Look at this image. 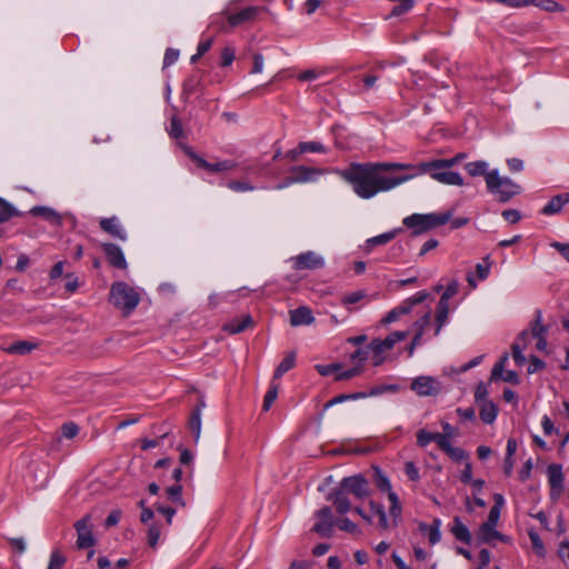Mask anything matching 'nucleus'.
<instances>
[{"instance_id":"obj_27","label":"nucleus","mask_w":569,"mask_h":569,"mask_svg":"<svg viewBox=\"0 0 569 569\" xmlns=\"http://www.w3.org/2000/svg\"><path fill=\"white\" fill-rule=\"evenodd\" d=\"M38 346V342L34 341L20 340L3 348V351L10 355H28L31 351L36 350Z\"/></svg>"},{"instance_id":"obj_9","label":"nucleus","mask_w":569,"mask_h":569,"mask_svg":"<svg viewBox=\"0 0 569 569\" xmlns=\"http://www.w3.org/2000/svg\"><path fill=\"white\" fill-rule=\"evenodd\" d=\"M339 488L348 495H353L357 499H365L370 495L369 482L362 475L345 477L340 481Z\"/></svg>"},{"instance_id":"obj_11","label":"nucleus","mask_w":569,"mask_h":569,"mask_svg":"<svg viewBox=\"0 0 569 569\" xmlns=\"http://www.w3.org/2000/svg\"><path fill=\"white\" fill-rule=\"evenodd\" d=\"M411 390L420 397L436 396L440 391V383L433 377L420 376L412 380Z\"/></svg>"},{"instance_id":"obj_3","label":"nucleus","mask_w":569,"mask_h":569,"mask_svg":"<svg viewBox=\"0 0 569 569\" xmlns=\"http://www.w3.org/2000/svg\"><path fill=\"white\" fill-rule=\"evenodd\" d=\"M487 190L496 196L499 202L507 203L521 192V187L508 177H500L499 171L492 169L487 174Z\"/></svg>"},{"instance_id":"obj_53","label":"nucleus","mask_w":569,"mask_h":569,"mask_svg":"<svg viewBox=\"0 0 569 569\" xmlns=\"http://www.w3.org/2000/svg\"><path fill=\"white\" fill-rule=\"evenodd\" d=\"M227 187L234 192H246L254 190V186L247 181L230 180Z\"/></svg>"},{"instance_id":"obj_24","label":"nucleus","mask_w":569,"mask_h":569,"mask_svg":"<svg viewBox=\"0 0 569 569\" xmlns=\"http://www.w3.org/2000/svg\"><path fill=\"white\" fill-rule=\"evenodd\" d=\"M456 160L455 158L450 159H436L431 161H425L420 162L418 164H415V168L412 170H419V171H430L435 169H446L449 170L450 168L455 167Z\"/></svg>"},{"instance_id":"obj_50","label":"nucleus","mask_w":569,"mask_h":569,"mask_svg":"<svg viewBox=\"0 0 569 569\" xmlns=\"http://www.w3.org/2000/svg\"><path fill=\"white\" fill-rule=\"evenodd\" d=\"M392 2H396L397 4L391 10L392 16H401L406 12H408L412 7L415 1L413 0H391Z\"/></svg>"},{"instance_id":"obj_29","label":"nucleus","mask_w":569,"mask_h":569,"mask_svg":"<svg viewBox=\"0 0 569 569\" xmlns=\"http://www.w3.org/2000/svg\"><path fill=\"white\" fill-rule=\"evenodd\" d=\"M253 320L250 315L244 316L241 319H234L224 326V330L231 335L240 333L251 327Z\"/></svg>"},{"instance_id":"obj_43","label":"nucleus","mask_w":569,"mask_h":569,"mask_svg":"<svg viewBox=\"0 0 569 569\" xmlns=\"http://www.w3.org/2000/svg\"><path fill=\"white\" fill-rule=\"evenodd\" d=\"M66 562L67 558L56 548L51 551L48 569H62Z\"/></svg>"},{"instance_id":"obj_34","label":"nucleus","mask_w":569,"mask_h":569,"mask_svg":"<svg viewBox=\"0 0 569 569\" xmlns=\"http://www.w3.org/2000/svg\"><path fill=\"white\" fill-rule=\"evenodd\" d=\"M22 213L6 199L0 197V222H6L13 217H21Z\"/></svg>"},{"instance_id":"obj_5","label":"nucleus","mask_w":569,"mask_h":569,"mask_svg":"<svg viewBox=\"0 0 569 569\" xmlns=\"http://www.w3.org/2000/svg\"><path fill=\"white\" fill-rule=\"evenodd\" d=\"M242 0H230L224 8V14L230 29L240 27L244 23L253 21L259 12L266 11V7L250 6L238 10V4Z\"/></svg>"},{"instance_id":"obj_17","label":"nucleus","mask_w":569,"mask_h":569,"mask_svg":"<svg viewBox=\"0 0 569 569\" xmlns=\"http://www.w3.org/2000/svg\"><path fill=\"white\" fill-rule=\"evenodd\" d=\"M508 357L505 355L501 357V359L493 366L491 370L490 380H498L502 379L506 382L518 385L520 382L519 376L513 370H508L505 372V362L507 361Z\"/></svg>"},{"instance_id":"obj_38","label":"nucleus","mask_w":569,"mask_h":569,"mask_svg":"<svg viewBox=\"0 0 569 569\" xmlns=\"http://www.w3.org/2000/svg\"><path fill=\"white\" fill-rule=\"evenodd\" d=\"M201 77L198 74H191L183 81L182 84V94L184 97H190L194 92H197L201 86Z\"/></svg>"},{"instance_id":"obj_46","label":"nucleus","mask_w":569,"mask_h":569,"mask_svg":"<svg viewBox=\"0 0 569 569\" xmlns=\"http://www.w3.org/2000/svg\"><path fill=\"white\" fill-rule=\"evenodd\" d=\"M278 390H279V385L271 383L269 390L267 391V393L264 395V398H263V403H262L263 411H268L272 407L274 400L278 397Z\"/></svg>"},{"instance_id":"obj_13","label":"nucleus","mask_w":569,"mask_h":569,"mask_svg":"<svg viewBox=\"0 0 569 569\" xmlns=\"http://www.w3.org/2000/svg\"><path fill=\"white\" fill-rule=\"evenodd\" d=\"M415 177L417 174H429L433 180L448 186H463V178L460 176V173L446 170V169H435L430 171H419L416 170Z\"/></svg>"},{"instance_id":"obj_6","label":"nucleus","mask_w":569,"mask_h":569,"mask_svg":"<svg viewBox=\"0 0 569 569\" xmlns=\"http://www.w3.org/2000/svg\"><path fill=\"white\" fill-rule=\"evenodd\" d=\"M74 529L77 531L76 547L78 549H89L96 546L97 539L93 535L90 515H86L76 521Z\"/></svg>"},{"instance_id":"obj_25","label":"nucleus","mask_w":569,"mask_h":569,"mask_svg":"<svg viewBox=\"0 0 569 569\" xmlns=\"http://www.w3.org/2000/svg\"><path fill=\"white\" fill-rule=\"evenodd\" d=\"M529 339L540 338L548 335L549 326L542 323V312L540 309L535 311V319L529 323Z\"/></svg>"},{"instance_id":"obj_59","label":"nucleus","mask_w":569,"mask_h":569,"mask_svg":"<svg viewBox=\"0 0 569 569\" xmlns=\"http://www.w3.org/2000/svg\"><path fill=\"white\" fill-rule=\"evenodd\" d=\"M433 442L438 445V447L446 452L452 445L450 441V432L447 433H440L436 432V437Z\"/></svg>"},{"instance_id":"obj_37","label":"nucleus","mask_w":569,"mask_h":569,"mask_svg":"<svg viewBox=\"0 0 569 569\" xmlns=\"http://www.w3.org/2000/svg\"><path fill=\"white\" fill-rule=\"evenodd\" d=\"M399 231H400V229H395V230H391V231H388V232H385V233H381L379 236L368 239L366 242L367 248L370 250L375 246H382V244L390 242L391 240H393L396 238V236Z\"/></svg>"},{"instance_id":"obj_22","label":"nucleus","mask_w":569,"mask_h":569,"mask_svg":"<svg viewBox=\"0 0 569 569\" xmlns=\"http://www.w3.org/2000/svg\"><path fill=\"white\" fill-rule=\"evenodd\" d=\"M30 213L34 217H41L53 226L62 223L61 216L52 208L44 206H36L30 209Z\"/></svg>"},{"instance_id":"obj_40","label":"nucleus","mask_w":569,"mask_h":569,"mask_svg":"<svg viewBox=\"0 0 569 569\" xmlns=\"http://www.w3.org/2000/svg\"><path fill=\"white\" fill-rule=\"evenodd\" d=\"M365 398H367L366 392L342 393V395H339V396L332 398L331 400H329L326 403V408H329L331 406H335V405H338L341 402H346L347 400H358V399H365Z\"/></svg>"},{"instance_id":"obj_60","label":"nucleus","mask_w":569,"mask_h":569,"mask_svg":"<svg viewBox=\"0 0 569 569\" xmlns=\"http://www.w3.org/2000/svg\"><path fill=\"white\" fill-rule=\"evenodd\" d=\"M336 526L346 532L355 533L358 531V526L348 518H341L337 520Z\"/></svg>"},{"instance_id":"obj_7","label":"nucleus","mask_w":569,"mask_h":569,"mask_svg":"<svg viewBox=\"0 0 569 569\" xmlns=\"http://www.w3.org/2000/svg\"><path fill=\"white\" fill-rule=\"evenodd\" d=\"M317 518L311 531L316 532L320 537L331 538L333 535V528L337 523L333 512L329 506H325L315 512Z\"/></svg>"},{"instance_id":"obj_12","label":"nucleus","mask_w":569,"mask_h":569,"mask_svg":"<svg viewBox=\"0 0 569 569\" xmlns=\"http://www.w3.org/2000/svg\"><path fill=\"white\" fill-rule=\"evenodd\" d=\"M291 260L296 270H315L325 266L323 258L313 251L302 252Z\"/></svg>"},{"instance_id":"obj_15","label":"nucleus","mask_w":569,"mask_h":569,"mask_svg":"<svg viewBox=\"0 0 569 569\" xmlns=\"http://www.w3.org/2000/svg\"><path fill=\"white\" fill-rule=\"evenodd\" d=\"M548 482L550 486V497L556 500L560 497L563 490V472L561 465L551 463L547 469Z\"/></svg>"},{"instance_id":"obj_41","label":"nucleus","mask_w":569,"mask_h":569,"mask_svg":"<svg viewBox=\"0 0 569 569\" xmlns=\"http://www.w3.org/2000/svg\"><path fill=\"white\" fill-rule=\"evenodd\" d=\"M409 313L408 307L403 303L390 310L381 320L383 325H389L397 321L401 316Z\"/></svg>"},{"instance_id":"obj_62","label":"nucleus","mask_w":569,"mask_h":569,"mask_svg":"<svg viewBox=\"0 0 569 569\" xmlns=\"http://www.w3.org/2000/svg\"><path fill=\"white\" fill-rule=\"evenodd\" d=\"M169 134L174 139H178L183 136L182 124L177 117H173L171 119Z\"/></svg>"},{"instance_id":"obj_55","label":"nucleus","mask_w":569,"mask_h":569,"mask_svg":"<svg viewBox=\"0 0 569 569\" xmlns=\"http://www.w3.org/2000/svg\"><path fill=\"white\" fill-rule=\"evenodd\" d=\"M446 453L456 462H460L469 458V455L466 450L459 447L451 446Z\"/></svg>"},{"instance_id":"obj_42","label":"nucleus","mask_w":569,"mask_h":569,"mask_svg":"<svg viewBox=\"0 0 569 569\" xmlns=\"http://www.w3.org/2000/svg\"><path fill=\"white\" fill-rule=\"evenodd\" d=\"M209 27L214 28L217 31H226L227 29H230L226 19L224 9L221 12L211 16Z\"/></svg>"},{"instance_id":"obj_18","label":"nucleus","mask_w":569,"mask_h":569,"mask_svg":"<svg viewBox=\"0 0 569 569\" xmlns=\"http://www.w3.org/2000/svg\"><path fill=\"white\" fill-rule=\"evenodd\" d=\"M289 172L295 178L296 183H306L317 179L322 173L320 169H316L307 166H293Z\"/></svg>"},{"instance_id":"obj_1","label":"nucleus","mask_w":569,"mask_h":569,"mask_svg":"<svg viewBox=\"0 0 569 569\" xmlns=\"http://www.w3.org/2000/svg\"><path fill=\"white\" fill-rule=\"evenodd\" d=\"M413 168V163L402 162H355L348 168L339 170L338 173L351 184L358 197L371 199L379 192L389 191L415 178V174L386 177L381 174L382 171L411 170Z\"/></svg>"},{"instance_id":"obj_51","label":"nucleus","mask_w":569,"mask_h":569,"mask_svg":"<svg viewBox=\"0 0 569 569\" xmlns=\"http://www.w3.org/2000/svg\"><path fill=\"white\" fill-rule=\"evenodd\" d=\"M160 536H161L160 525L152 523L148 528V545H149V547L154 549L159 542Z\"/></svg>"},{"instance_id":"obj_23","label":"nucleus","mask_w":569,"mask_h":569,"mask_svg":"<svg viewBox=\"0 0 569 569\" xmlns=\"http://www.w3.org/2000/svg\"><path fill=\"white\" fill-rule=\"evenodd\" d=\"M567 203H569V193L557 194L541 209V213L546 216L559 213Z\"/></svg>"},{"instance_id":"obj_2","label":"nucleus","mask_w":569,"mask_h":569,"mask_svg":"<svg viewBox=\"0 0 569 569\" xmlns=\"http://www.w3.org/2000/svg\"><path fill=\"white\" fill-rule=\"evenodd\" d=\"M110 302L128 317L139 305L140 295L127 282L117 281L110 288Z\"/></svg>"},{"instance_id":"obj_44","label":"nucleus","mask_w":569,"mask_h":569,"mask_svg":"<svg viewBox=\"0 0 569 569\" xmlns=\"http://www.w3.org/2000/svg\"><path fill=\"white\" fill-rule=\"evenodd\" d=\"M431 322V311H427L423 316H421L418 320H416L412 325L416 332L415 335H420V338L422 339V336L425 333V330L427 327L430 326Z\"/></svg>"},{"instance_id":"obj_33","label":"nucleus","mask_w":569,"mask_h":569,"mask_svg":"<svg viewBox=\"0 0 569 569\" xmlns=\"http://www.w3.org/2000/svg\"><path fill=\"white\" fill-rule=\"evenodd\" d=\"M497 415L498 408L492 401H485L481 403L479 416L485 423H492L496 420Z\"/></svg>"},{"instance_id":"obj_57","label":"nucleus","mask_w":569,"mask_h":569,"mask_svg":"<svg viewBox=\"0 0 569 569\" xmlns=\"http://www.w3.org/2000/svg\"><path fill=\"white\" fill-rule=\"evenodd\" d=\"M361 372H362V368L360 366H355L348 370L338 371V375L336 376V380L337 381L349 380V379H352L353 377L359 376Z\"/></svg>"},{"instance_id":"obj_26","label":"nucleus","mask_w":569,"mask_h":569,"mask_svg":"<svg viewBox=\"0 0 569 569\" xmlns=\"http://www.w3.org/2000/svg\"><path fill=\"white\" fill-rule=\"evenodd\" d=\"M453 537L466 545H470L472 537L467 526L461 521L459 517L453 518V522L450 529Z\"/></svg>"},{"instance_id":"obj_54","label":"nucleus","mask_w":569,"mask_h":569,"mask_svg":"<svg viewBox=\"0 0 569 569\" xmlns=\"http://www.w3.org/2000/svg\"><path fill=\"white\" fill-rule=\"evenodd\" d=\"M435 437L436 432H429L425 429H421L417 432V445L421 448H425L435 440Z\"/></svg>"},{"instance_id":"obj_58","label":"nucleus","mask_w":569,"mask_h":569,"mask_svg":"<svg viewBox=\"0 0 569 569\" xmlns=\"http://www.w3.org/2000/svg\"><path fill=\"white\" fill-rule=\"evenodd\" d=\"M316 369L321 376L327 377L335 372L338 373V371H340L342 369V365L341 363L317 365Z\"/></svg>"},{"instance_id":"obj_10","label":"nucleus","mask_w":569,"mask_h":569,"mask_svg":"<svg viewBox=\"0 0 569 569\" xmlns=\"http://www.w3.org/2000/svg\"><path fill=\"white\" fill-rule=\"evenodd\" d=\"M408 335V331H393L385 339H373L369 343V349L376 353V357H380L385 351L392 349L397 342L405 340Z\"/></svg>"},{"instance_id":"obj_56","label":"nucleus","mask_w":569,"mask_h":569,"mask_svg":"<svg viewBox=\"0 0 569 569\" xmlns=\"http://www.w3.org/2000/svg\"><path fill=\"white\" fill-rule=\"evenodd\" d=\"M366 297V292L363 290H358L350 292L342 297L341 302L343 306H350L359 302Z\"/></svg>"},{"instance_id":"obj_32","label":"nucleus","mask_w":569,"mask_h":569,"mask_svg":"<svg viewBox=\"0 0 569 569\" xmlns=\"http://www.w3.org/2000/svg\"><path fill=\"white\" fill-rule=\"evenodd\" d=\"M296 365V352H289L278 365L273 373V380L280 379L284 373L291 370Z\"/></svg>"},{"instance_id":"obj_21","label":"nucleus","mask_w":569,"mask_h":569,"mask_svg":"<svg viewBox=\"0 0 569 569\" xmlns=\"http://www.w3.org/2000/svg\"><path fill=\"white\" fill-rule=\"evenodd\" d=\"M290 325L293 327L308 326L315 321L311 310L308 307H299L290 310Z\"/></svg>"},{"instance_id":"obj_39","label":"nucleus","mask_w":569,"mask_h":569,"mask_svg":"<svg viewBox=\"0 0 569 569\" xmlns=\"http://www.w3.org/2000/svg\"><path fill=\"white\" fill-rule=\"evenodd\" d=\"M166 493L168 500L179 507H186V502L182 498V486L180 483H176L166 489Z\"/></svg>"},{"instance_id":"obj_64","label":"nucleus","mask_w":569,"mask_h":569,"mask_svg":"<svg viewBox=\"0 0 569 569\" xmlns=\"http://www.w3.org/2000/svg\"><path fill=\"white\" fill-rule=\"evenodd\" d=\"M501 216L507 222L512 224L519 222L521 219V213L517 209H506L502 211Z\"/></svg>"},{"instance_id":"obj_20","label":"nucleus","mask_w":569,"mask_h":569,"mask_svg":"<svg viewBox=\"0 0 569 569\" xmlns=\"http://www.w3.org/2000/svg\"><path fill=\"white\" fill-rule=\"evenodd\" d=\"M528 343H529V331L522 330L518 335L516 341L511 346L512 357H513L515 362L518 366H522L526 362V357L522 355V351L527 348Z\"/></svg>"},{"instance_id":"obj_8","label":"nucleus","mask_w":569,"mask_h":569,"mask_svg":"<svg viewBox=\"0 0 569 569\" xmlns=\"http://www.w3.org/2000/svg\"><path fill=\"white\" fill-rule=\"evenodd\" d=\"M184 152L197 164L198 168H201L210 173L230 171L237 167V162L229 159L217 162H209L192 151L190 147H184Z\"/></svg>"},{"instance_id":"obj_14","label":"nucleus","mask_w":569,"mask_h":569,"mask_svg":"<svg viewBox=\"0 0 569 569\" xmlns=\"http://www.w3.org/2000/svg\"><path fill=\"white\" fill-rule=\"evenodd\" d=\"M102 251L107 258L108 263L117 269L126 270L128 262L126 260L122 249L112 242H104L101 244Z\"/></svg>"},{"instance_id":"obj_19","label":"nucleus","mask_w":569,"mask_h":569,"mask_svg":"<svg viewBox=\"0 0 569 569\" xmlns=\"http://www.w3.org/2000/svg\"><path fill=\"white\" fill-rule=\"evenodd\" d=\"M327 499L332 502V505L336 508V511L339 515H346L351 510V502L348 498V493H346L342 489L339 487L332 490Z\"/></svg>"},{"instance_id":"obj_47","label":"nucleus","mask_w":569,"mask_h":569,"mask_svg":"<svg viewBox=\"0 0 569 569\" xmlns=\"http://www.w3.org/2000/svg\"><path fill=\"white\" fill-rule=\"evenodd\" d=\"M458 289H459V282L458 280H452L450 281L447 287H446V290L445 292L442 293V296L440 297L439 299V303H442V305H449V300L457 295L458 292Z\"/></svg>"},{"instance_id":"obj_28","label":"nucleus","mask_w":569,"mask_h":569,"mask_svg":"<svg viewBox=\"0 0 569 569\" xmlns=\"http://www.w3.org/2000/svg\"><path fill=\"white\" fill-rule=\"evenodd\" d=\"M479 538L483 543H490L495 539L506 541V537L496 530V526L482 523L479 528Z\"/></svg>"},{"instance_id":"obj_36","label":"nucleus","mask_w":569,"mask_h":569,"mask_svg":"<svg viewBox=\"0 0 569 569\" xmlns=\"http://www.w3.org/2000/svg\"><path fill=\"white\" fill-rule=\"evenodd\" d=\"M189 429L193 435L194 441H198L201 432V408L196 407L189 418Z\"/></svg>"},{"instance_id":"obj_4","label":"nucleus","mask_w":569,"mask_h":569,"mask_svg":"<svg viewBox=\"0 0 569 569\" xmlns=\"http://www.w3.org/2000/svg\"><path fill=\"white\" fill-rule=\"evenodd\" d=\"M450 218V212L428 214L413 213L406 217L402 223L412 230V236H419L431 229L446 224Z\"/></svg>"},{"instance_id":"obj_45","label":"nucleus","mask_w":569,"mask_h":569,"mask_svg":"<svg viewBox=\"0 0 569 569\" xmlns=\"http://www.w3.org/2000/svg\"><path fill=\"white\" fill-rule=\"evenodd\" d=\"M375 482L380 491H390L391 483L388 477L378 468H375Z\"/></svg>"},{"instance_id":"obj_35","label":"nucleus","mask_w":569,"mask_h":569,"mask_svg":"<svg viewBox=\"0 0 569 569\" xmlns=\"http://www.w3.org/2000/svg\"><path fill=\"white\" fill-rule=\"evenodd\" d=\"M440 526L441 520L438 518H436L430 526H427L425 523L420 525V529L422 531H428V539L431 545L438 543L441 539Z\"/></svg>"},{"instance_id":"obj_63","label":"nucleus","mask_w":569,"mask_h":569,"mask_svg":"<svg viewBox=\"0 0 569 569\" xmlns=\"http://www.w3.org/2000/svg\"><path fill=\"white\" fill-rule=\"evenodd\" d=\"M405 473L411 481H418L420 479L419 469L412 461L405 463Z\"/></svg>"},{"instance_id":"obj_52","label":"nucleus","mask_w":569,"mask_h":569,"mask_svg":"<svg viewBox=\"0 0 569 569\" xmlns=\"http://www.w3.org/2000/svg\"><path fill=\"white\" fill-rule=\"evenodd\" d=\"M428 297H429V293L427 291H425V290L418 291L412 297L402 301V303L405 305V307H408L409 312H410L413 306L422 303Z\"/></svg>"},{"instance_id":"obj_61","label":"nucleus","mask_w":569,"mask_h":569,"mask_svg":"<svg viewBox=\"0 0 569 569\" xmlns=\"http://www.w3.org/2000/svg\"><path fill=\"white\" fill-rule=\"evenodd\" d=\"M179 54L180 52L178 49L168 48L163 57V68L170 67L173 63H176L177 60L179 59Z\"/></svg>"},{"instance_id":"obj_16","label":"nucleus","mask_w":569,"mask_h":569,"mask_svg":"<svg viewBox=\"0 0 569 569\" xmlns=\"http://www.w3.org/2000/svg\"><path fill=\"white\" fill-rule=\"evenodd\" d=\"M99 227L103 232L108 233L114 239L120 241H127L128 239L126 229L123 228L120 219L116 216L100 219Z\"/></svg>"},{"instance_id":"obj_30","label":"nucleus","mask_w":569,"mask_h":569,"mask_svg":"<svg viewBox=\"0 0 569 569\" xmlns=\"http://www.w3.org/2000/svg\"><path fill=\"white\" fill-rule=\"evenodd\" d=\"M449 319V305H437L436 308V323H435V332L433 336L437 337L443 326L448 322Z\"/></svg>"},{"instance_id":"obj_31","label":"nucleus","mask_w":569,"mask_h":569,"mask_svg":"<svg viewBox=\"0 0 569 569\" xmlns=\"http://www.w3.org/2000/svg\"><path fill=\"white\" fill-rule=\"evenodd\" d=\"M488 167H489L488 162H486L483 160H477V161L468 162L465 166V169L469 176H471V177L483 176L485 180L487 181V174L490 172V170H488Z\"/></svg>"},{"instance_id":"obj_49","label":"nucleus","mask_w":569,"mask_h":569,"mask_svg":"<svg viewBox=\"0 0 569 569\" xmlns=\"http://www.w3.org/2000/svg\"><path fill=\"white\" fill-rule=\"evenodd\" d=\"M299 152H326V147L317 141H306L299 143Z\"/></svg>"},{"instance_id":"obj_48","label":"nucleus","mask_w":569,"mask_h":569,"mask_svg":"<svg viewBox=\"0 0 569 569\" xmlns=\"http://www.w3.org/2000/svg\"><path fill=\"white\" fill-rule=\"evenodd\" d=\"M370 351L369 346L367 348H359L350 355V361L355 363V366H360L362 368V365L369 358Z\"/></svg>"}]
</instances>
